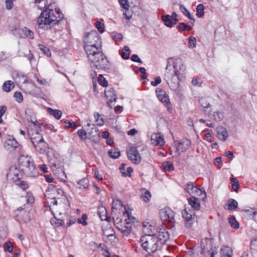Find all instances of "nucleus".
I'll return each mask as SVG.
<instances>
[{
  "mask_svg": "<svg viewBox=\"0 0 257 257\" xmlns=\"http://www.w3.org/2000/svg\"><path fill=\"white\" fill-rule=\"evenodd\" d=\"M51 4L41 12L37 19L38 28L44 30L50 29L56 25H58L63 19L64 16L59 9H53Z\"/></svg>",
  "mask_w": 257,
  "mask_h": 257,
  "instance_id": "obj_1",
  "label": "nucleus"
},
{
  "mask_svg": "<svg viewBox=\"0 0 257 257\" xmlns=\"http://www.w3.org/2000/svg\"><path fill=\"white\" fill-rule=\"evenodd\" d=\"M87 57L97 69H105L108 66V60L102 52L101 48H94L88 46Z\"/></svg>",
  "mask_w": 257,
  "mask_h": 257,
  "instance_id": "obj_2",
  "label": "nucleus"
},
{
  "mask_svg": "<svg viewBox=\"0 0 257 257\" xmlns=\"http://www.w3.org/2000/svg\"><path fill=\"white\" fill-rule=\"evenodd\" d=\"M20 170L27 177H35L37 175L38 170L32 159L28 156H21L18 160Z\"/></svg>",
  "mask_w": 257,
  "mask_h": 257,
  "instance_id": "obj_3",
  "label": "nucleus"
},
{
  "mask_svg": "<svg viewBox=\"0 0 257 257\" xmlns=\"http://www.w3.org/2000/svg\"><path fill=\"white\" fill-rule=\"evenodd\" d=\"M143 248L148 252H154L160 247L156 234H147L143 236L140 239Z\"/></svg>",
  "mask_w": 257,
  "mask_h": 257,
  "instance_id": "obj_4",
  "label": "nucleus"
},
{
  "mask_svg": "<svg viewBox=\"0 0 257 257\" xmlns=\"http://www.w3.org/2000/svg\"><path fill=\"white\" fill-rule=\"evenodd\" d=\"M51 204L58 206V210H60L59 215H64L66 213V210H68L70 207L69 201L66 196L57 195L51 197Z\"/></svg>",
  "mask_w": 257,
  "mask_h": 257,
  "instance_id": "obj_5",
  "label": "nucleus"
},
{
  "mask_svg": "<svg viewBox=\"0 0 257 257\" xmlns=\"http://www.w3.org/2000/svg\"><path fill=\"white\" fill-rule=\"evenodd\" d=\"M84 43L85 44L84 46V50L86 53H87V48L88 46L94 48H101V42L100 36L95 31H91L89 32L84 38Z\"/></svg>",
  "mask_w": 257,
  "mask_h": 257,
  "instance_id": "obj_6",
  "label": "nucleus"
},
{
  "mask_svg": "<svg viewBox=\"0 0 257 257\" xmlns=\"http://www.w3.org/2000/svg\"><path fill=\"white\" fill-rule=\"evenodd\" d=\"M173 64V67L175 69L173 71L174 74L167 72L165 75V79L170 88L175 90L178 88L179 78L178 71L175 70L177 64L174 62Z\"/></svg>",
  "mask_w": 257,
  "mask_h": 257,
  "instance_id": "obj_7",
  "label": "nucleus"
},
{
  "mask_svg": "<svg viewBox=\"0 0 257 257\" xmlns=\"http://www.w3.org/2000/svg\"><path fill=\"white\" fill-rule=\"evenodd\" d=\"M5 149L10 153L19 155L21 153L22 146L13 137H10L5 143Z\"/></svg>",
  "mask_w": 257,
  "mask_h": 257,
  "instance_id": "obj_8",
  "label": "nucleus"
},
{
  "mask_svg": "<svg viewBox=\"0 0 257 257\" xmlns=\"http://www.w3.org/2000/svg\"><path fill=\"white\" fill-rule=\"evenodd\" d=\"M186 191L192 196H201L202 199L206 197V193L203 189L198 188L195 186L193 182H189L185 186Z\"/></svg>",
  "mask_w": 257,
  "mask_h": 257,
  "instance_id": "obj_9",
  "label": "nucleus"
},
{
  "mask_svg": "<svg viewBox=\"0 0 257 257\" xmlns=\"http://www.w3.org/2000/svg\"><path fill=\"white\" fill-rule=\"evenodd\" d=\"M160 217L162 220L167 221L169 223H174V212L169 208L162 209L160 211Z\"/></svg>",
  "mask_w": 257,
  "mask_h": 257,
  "instance_id": "obj_10",
  "label": "nucleus"
},
{
  "mask_svg": "<svg viewBox=\"0 0 257 257\" xmlns=\"http://www.w3.org/2000/svg\"><path fill=\"white\" fill-rule=\"evenodd\" d=\"M28 136L31 141L33 146L35 144H37L44 140L41 134H40L37 130L32 128H28Z\"/></svg>",
  "mask_w": 257,
  "mask_h": 257,
  "instance_id": "obj_11",
  "label": "nucleus"
},
{
  "mask_svg": "<svg viewBox=\"0 0 257 257\" xmlns=\"http://www.w3.org/2000/svg\"><path fill=\"white\" fill-rule=\"evenodd\" d=\"M128 159L133 163L138 164L141 162V157L136 147H132L127 152Z\"/></svg>",
  "mask_w": 257,
  "mask_h": 257,
  "instance_id": "obj_12",
  "label": "nucleus"
},
{
  "mask_svg": "<svg viewBox=\"0 0 257 257\" xmlns=\"http://www.w3.org/2000/svg\"><path fill=\"white\" fill-rule=\"evenodd\" d=\"M105 97L107 99V105L110 108L114 106V102L116 100V95L114 93V90L111 87L107 89L104 91Z\"/></svg>",
  "mask_w": 257,
  "mask_h": 257,
  "instance_id": "obj_13",
  "label": "nucleus"
},
{
  "mask_svg": "<svg viewBox=\"0 0 257 257\" xmlns=\"http://www.w3.org/2000/svg\"><path fill=\"white\" fill-rule=\"evenodd\" d=\"M156 95L159 100L167 107H170L171 103L169 98L166 92L161 88H157L156 90Z\"/></svg>",
  "mask_w": 257,
  "mask_h": 257,
  "instance_id": "obj_14",
  "label": "nucleus"
},
{
  "mask_svg": "<svg viewBox=\"0 0 257 257\" xmlns=\"http://www.w3.org/2000/svg\"><path fill=\"white\" fill-rule=\"evenodd\" d=\"M7 178L14 182L19 181L21 178L19 170L15 166L11 167L9 172L7 174Z\"/></svg>",
  "mask_w": 257,
  "mask_h": 257,
  "instance_id": "obj_15",
  "label": "nucleus"
},
{
  "mask_svg": "<svg viewBox=\"0 0 257 257\" xmlns=\"http://www.w3.org/2000/svg\"><path fill=\"white\" fill-rule=\"evenodd\" d=\"M211 248H211V245L210 244V242L208 239L205 238L201 240V251H200L201 254L204 255L205 256H206L207 255H209V252L210 251V250L211 249Z\"/></svg>",
  "mask_w": 257,
  "mask_h": 257,
  "instance_id": "obj_16",
  "label": "nucleus"
},
{
  "mask_svg": "<svg viewBox=\"0 0 257 257\" xmlns=\"http://www.w3.org/2000/svg\"><path fill=\"white\" fill-rule=\"evenodd\" d=\"M158 242L159 243L160 246L164 244L169 238V234L165 229H161L158 232V235H156Z\"/></svg>",
  "mask_w": 257,
  "mask_h": 257,
  "instance_id": "obj_17",
  "label": "nucleus"
},
{
  "mask_svg": "<svg viewBox=\"0 0 257 257\" xmlns=\"http://www.w3.org/2000/svg\"><path fill=\"white\" fill-rule=\"evenodd\" d=\"M204 112L207 114L210 118L216 121L222 120L224 117L223 112L221 111L214 112L213 114L212 113L211 109L208 111L206 109H204Z\"/></svg>",
  "mask_w": 257,
  "mask_h": 257,
  "instance_id": "obj_18",
  "label": "nucleus"
},
{
  "mask_svg": "<svg viewBox=\"0 0 257 257\" xmlns=\"http://www.w3.org/2000/svg\"><path fill=\"white\" fill-rule=\"evenodd\" d=\"M57 212L58 213V215H57V216H55V215H54V218H52L51 219L50 222L51 224L55 227H59L60 226L64 225L65 222L63 220V218L65 216V214L64 215H62L60 216V210H57Z\"/></svg>",
  "mask_w": 257,
  "mask_h": 257,
  "instance_id": "obj_19",
  "label": "nucleus"
},
{
  "mask_svg": "<svg viewBox=\"0 0 257 257\" xmlns=\"http://www.w3.org/2000/svg\"><path fill=\"white\" fill-rule=\"evenodd\" d=\"M151 143L155 146H163L165 144L163 136L160 134H154L151 136Z\"/></svg>",
  "mask_w": 257,
  "mask_h": 257,
  "instance_id": "obj_20",
  "label": "nucleus"
},
{
  "mask_svg": "<svg viewBox=\"0 0 257 257\" xmlns=\"http://www.w3.org/2000/svg\"><path fill=\"white\" fill-rule=\"evenodd\" d=\"M189 212L184 209L182 211V216L185 219V225L186 227H190L192 224V219L193 216H194L190 210H189Z\"/></svg>",
  "mask_w": 257,
  "mask_h": 257,
  "instance_id": "obj_21",
  "label": "nucleus"
},
{
  "mask_svg": "<svg viewBox=\"0 0 257 257\" xmlns=\"http://www.w3.org/2000/svg\"><path fill=\"white\" fill-rule=\"evenodd\" d=\"M162 20L165 25L169 28L176 24L177 22L178 21L177 18H172V17H171L169 15H163L162 16Z\"/></svg>",
  "mask_w": 257,
  "mask_h": 257,
  "instance_id": "obj_22",
  "label": "nucleus"
},
{
  "mask_svg": "<svg viewBox=\"0 0 257 257\" xmlns=\"http://www.w3.org/2000/svg\"><path fill=\"white\" fill-rule=\"evenodd\" d=\"M191 141L187 139H183L178 143L177 150L184 152L189 148Z\"/></svg>",
  "mask_w": 257,
  "mask_h": 257,
  "instance_id": "obj_23",
  "label": "nucleus"
},
{
  "mask_svg": "<svg viewBox=\"0 0 257 257\" xmlns=\"http://www.w3.org/2000/svg\"><path fill=\"white\" fill-rule=\"evenodd\" d=\"M217 137L221 141H224L228 137L226 129L222 126H220L217 128Z\"/></svg>",
  "mask_w": 257,
  "mask_h": 257,
  "instance_id": "obj_24",
  "label": "nucleus"
},
{
  "mask_svg": "<svg viewBox=\"0 0 257 257\" xmlns=\"http://www.w3.org/2000/svg\"><path fill=\"white\" fill-rule=\"evenodd\" d=\"M27 120L34 124L35 127L37 125V121L34 115L33 111L30 108H27L25 110Z\"/></svg>",
  "mask_w": 257,
  "mask_h": 257,
  "instance_id": "obj_25",
  "label": "nucleus"
},
{
  "mask_svg": "<svg viewBox=\"0 0 257 257\" xmlns=\"http://www.w3.org/2000/svg\"><path fill=\"white\" fill-rule=\"evenodd\" d=\"M34 146L40 154H44L47 148L48 144L43 140L40 143L35 144Z\"/></svg>",
  "mask_w": 257,
  "mask_h": 257,
  "instance_id": "obj_26",
  "label": "nucleus"
},
{
  "mask_svg": "<svg viewBox=\"0 0 257 257\" xmlns=\"http://www.w3.org/2000/svg\"><path fill=\"white\" fill-rule=\"evenodd\" d=\"M107 211L106 208L103 206H101L98 208L97 214L99 215L100 219L102 221H109L110 217L107 215Z\"/></svg>",
  "mask_w": 257,
  "mask_h": 257,
  "instance_id": "obj_27",
  "label": "nucleus"
},
{
  "mask_svg": "<svg viewBox=\"0 0 257 257\" xmlns=\"http://www.w3.org/2000/svg\"><path fill=\"white\" fill-rule=\"evenodd\" d=\"M189 204L195 210H198L200 207L199 201L195 196H192L188 199Z\"/></svg>",
  "mask_w": 257,
  "mask_h": 257,
  "instance_id": "obj_28",
  "label": "nucleus"
},
{
  "mask_svg": "<svg viewBox=\"0 0 257 257\" xmlns=\"http://www.w3.org/2000/svg\"><path fill=\"white\" fill-rule=\"evenodd\" d=\"M221 257H231L233 253L232 250L228 246H225L221 248Z\"/></svg>",
  "mask_w": 257,
  "mask_h": 257,
  "instance_id": "obj_29",
  "label": "nucleus"
},
{
  "mask_svg": "<svg viewBox=\"0 0 257 257\" xmlns=\"http://www.w3.org/2000/svg\"><path fill=\"white\" fill-rule=\"evenodd\" d=\"M47 111L50 114L54 116L57 119H60L62 114V112L61 110L54 109L50 107L47 108Z\"/></svg>",
  "mask_w": 257,
  "mask_h": 257,
  "instance_id": "obj_30",
  "label": "nucleus"
},
{
  "mask_svg": "<svg viewBox=\"0 0 257 257\" xmlns=\"http://www.w3.org/2000/svg\"><path fill=\"white\" fill-rule=\"evenodd\" d=\"M141 191L142 197L143 198V200L146 203L149 202L152 197L150 192L145 188H142L141 189Z\"/></svg>",
  "mask_w": 257,
  "mask_h": 257,
  "instance_id": "obj_31",
  "label": "nucleus"
},
{
  "mask_svg": "<svg viewBox=\"0 0 257 257\" xmlns=\"http://www.w3.org/2000/svg\"><path fill=\"white\" fill-rule=\"evenodd\" d=\"M179 9L181 12H182L185 16H187L190 20V22L192 24L195 23V20L194 18L192 17L189 12L186 9V8L183 5H180Z\"/></svg>",
  "mask_w": 257,
  "mask_h": 257,
  "instance_id": "obj_32",
  "label": "nucleus"
},
{
  "mask_svg": "<svg viewBox=\"0 0 257 257\" xmlns=\"http://www.w3.org/2000/svg\"><path fill=\"white\" fill-rule=\"evenodd\" d=\"M126 224L127 225L122 226L121 228L119 229L121 231V233L125 235H127L130 234L132 231V226L130 222H126Z\"/></svg>",
  "mask_w": 257,
  "mask_h": 257,
  "instance_id": "obj_33",
  "label": "nucleus"
},
{
  "mask_svg": "<svg viewBox=\"0 0 257 257\" xmlns=\"http://www.w3.org/2000/svg\"><path fill=\"white\" fill-rule=\"evenodd\" d=\"M35 3L38 9L40 10H42L48 5L47 0H35Z\"/></svg>",
  "mask_w": 257,
  "mask_h": 257,
  "instance_id": "obj_34",
  "label": "nucleus"
},
{
  "mask_svg": "<svg viewBox=\"0 0 257 257\" xmlns=\"http://www.w3.org/2000/svg\"><path fill=\"white\" fill-rule=\"evenodd\" d=\"M199 103L200 105L204 108V109H206L208 111L209 110H211L212 105L207 102V100L204 98H201L199 99Z\"/></svg>",
  "mask_w": 257,
  "mask_h": 257,
  "instance_id": "obj_35",
  "label": "nucleus"
},
{
  "mask_svg": "<svg viewBox=\"0 0 257 257\" xmlns=\"http://www.w3.org/2000/svg\"><path fill=\"white\" fill-rule=\"evenodd\" d=\"M14 87V83L12 81H6L3 85V90L6 92H10L11 88Z\"/></svg>",
  "mask_w": 257,
  "mask_h": 257,
  "instance_id": "obj_36",
  "label": "nucleus"
},
{
  "mask_svg": "<svg viewBox=\"0 0 257 257\" xmlns=\"http://www.w3.org/2000/svg\"><path fill=\"white\" fill-rule=\"evenodd\" d=\"M229 223L230 226L234 229H238L239 227V222L233 216H230L229 219Z\"/></svg>",
  "mask_w": 257,
  "mask_h": 257,
  "instance_id": "obj_37",
  "label": "nucleus"
},
{
  "mask_svg": "<svg viewBox=\"0 0 257 257\" xmlns=\"http://www.w3.org/2000/svg\"><path fill=\"white\" fill-rule=\"evenodd\" d=\"M130 56V50L128 46H124L121 53V56L124 59H128Z\"/></svg>",
  "mask_w": 257,
  "mask_h": 257,
  "instance_id": "obj_38",
  "label": "nucleus"
},
{
  "mask_svg": "<svg viewBox=\"0 0 257 257\" xmlns=\"http://www.w3.org/2000/svg\"><path fill=\"white\" fill-rule=\"evenodd\" d=\"M80 189H86L89 185V181L87 178H83L78 182Z\"/></svg>",
  "mask_w": 257,
  "mask_h": 257,
  "instance_id": "obj_39",
  "label": "nucleus"
},
{
  "mask_svg": "<svg viewBox=\"0 0 257 257\" xmlns=\"http://www.w3.org/2000/svg\"><path fill=\"white\" fill-rule=\"evenodd\" d=\"M230 183L231 184L232 189L236 192L239 188L238 181L235 178H231L230 179Z\"/></svg>",
  "mask_w": 257,
  "mask_h": 257,
  "instance_id": "obj_40",
  "label": "nucleus"
},
{
  "mask_svg": "<svg viewBox=\"0 0 257 257\" xmlns=\"http://www.w3.org/2000/svg\"><path fill=\"white\" fill-rule=\"evenodd\" d=\"M108 154L109 156L113 159H117L120 156V152L117 149L114 148L109 151Z\"/></svg>",
  "mask_w": 257,
  "mask_h": 257,
  "instance_id": "obj_41",
  "label": "nucleus"
},
{
  "mask_svg": "<svg viewBox=\"0 0 257 257\" xmlns=\"http://www.w3.org/2000/svg\"><path fill=\"white\" fill-rule=\"evenodd\" d=\"M228 209L229 210H234L237 207V202L235 201L234 199H230L228 201Z\"/></svg>",
  "mask_w": 257,
  "mask_h": 257,
  "instance_id": "obj_42",
  "label": "nucleus"
},
{
  "mask_svg": "<svg viewBox=\"0 0 257 257\" xmlns=\"http://www.w3.org/2000/svg\"><path fill=\"white\" fill-rule=\"evenodd\" d=\"M204 7L203 4H199L197 6L196 8V15L198 16V17L201 18L204 16Z\"/></svg>",
  "mask_w": 257,
  "mask_h": 257,
  "instance_id": "obj_43",
  "label": "nucleus"
},
{
  "mask_svg": "<svg viewBox=\"0 0 257 257\" xmlns=\"http://www.w3.org/2000/svg\"><path fill=\"white\" fill-rule=\"evenodd\" d=\"M77 134L81 140H85L87 139V133L84 130H78L77 131Z\"/></svg>",
  "mask_w": 257,
  "mask_h": 257,
  "instance_id": "obj_44",
  "label": "nucleus"
},
{
  "mask_svg": "<svg viewBox=\"0 0 257 257\" xmlns=\"http://www.w3.org/2000/svg\"><path fill=\"white\" fill-rule=\"evenodd\" d=\"M112 39L114 41H121L123 39V36L120 33H112L111 35Z\"/></svg>",
  "mask_w": 257,
  "mask_h": 257,
  "instance_id": "obj_45",
  "label": "nucleus"
},
{
  "mask_svg": "<svg viewBox=\"0 0 257 257\" xmlns=\"http://www.w3.org/2000/svg\"><path fill=\"white\" fill-rule=\"evenodd\" d=\"M163 167V169L166 171H172L174 169V166L172 163H170L169 162L165 163L162 165Z\"/></svg>",
  "mask_w": 257,
  "mask_h": 257,
  "instance_id": "obj_46",
  "label": "nucleus"
},
{
  "mask_svg": "<svg viewBox=\"0 0 257 257\" xmlns=\"http://www.w3.org/2000/svg\"><path fill=\"white\" fill-rule=\"evenodd\" d=\"M23 31L25 33V35L26 37L32 39L34 38V34L32 31L28 29L26 27H25L23 29Z\"/></svg>",
  "mask_w": 257,
  "mask_h": 257,
  "instance_id": "obj_47",
  "label": "nucleus"
},
{
  "mask_svg": "<svg viewBox=\"0 0 257 257\" xmlns=\"http://www.w3.org/2000/svg\"><path fill=\"white\" fill-rule=\"evenodd\" d=\"M25 198L27 204H32L34 202V197L31 193H27Z\"/></svg>",
  "mask_w": 257,
  "mask_h": 257,
  "instance_id": "obj_48",
  "label": "nucleus"
},
{
  "mask_svg": "<svg viewBox=\"0 0 257 257\" xmlns=\"http://www.w3.org/2000/svg\"><path fill=\"white\" fill-rule=\"evenodd\" d=\"M39 48L47 56H51V52L49 48L42 45H39Z\"/></svg>",
  "mask_w": 257,
  "mask_h": 257,
  "instance_id": "obj_49",
  "label": "nucleus"
},
{
  "mask_svg": "<svg viewBox=\"0 0 257 257\" xmlns=\"http://www.w3.org/2000/svg\"><path fill=\"white\" fill-rule=\"evenodd\" d=\"M14 97L15 98L16 100L19 102L21 103L23 101V97L22 93L21 92L17 91L14 93Z\"/></svg>",
  "mask_w": 257,
  "mask_h": 257,
  "instance_id": "obj_50",
  "label": "nucleus"
},
{
  "mask_svg": "<svg viewBox=\"0 0 257 257\" xmlns=\"http://www.w3.org/2000/svg\"><path fill=\"white\" fill-rule=\"evenodd\" d=\"M96 27L97 29L99 32L101 34L103 33L104 31V24L101 23L100 22L97 21L95 22Z\"/></svg>",
  "mask_w": 257,
  "mask_h": 257,
  "instance_id": "obj_51",
  "label": "nucleus"
},
{
  "mask_svg": "<svg viewBox=\"0 0 257 257\" xmlns=\"http://www.w3.org/2000/svg\"><path fill=\"white\" fill-rule=\"evenodd\" d=\"M118 2L122 8L126 10L129 9L130 6L127 0H118Z\"/></svg>",
  "mask_w": 257,
  "mask_h": 257,
  "instance_id": "obj_52",
  "label": "nucleus"
},
{
  "mask_svg": "<svg viewBox=\"0 0 257 257\" xmlns=\"http://www.w3.org/2000/svg\"><path fill=\"white\" fill-rule=\"evenodd\" d=\"M98 82L100 85L105 87L107 85V82L102 75H99L98 77Z\"/></svg>",
  "mask_w": 257,
  "mask_h": 257,
  "instance_id": "obj_53",
  "label": "nucleus"
},
{
  "mask_svg": "<svg viewBox=\"0 0 257 257\" xmlns=\"http://www.w3.org/2000/svg\"><path fill=\"white\" fill-rule=\"evenodd\" d=\"M87 219V215L86 214H83L82 215L81 218L78 219V223L79 224H81L83 225H86L87 224V222L86 221Z\"/></svg>",
  "mask_w": 257,
  "mask_h": 257,
  "instance_id": "obj_54",
  "label": "nucleus"
},
{
  "mask_svg": "<svg viewBox=\"0 0 257 257\" xmlns=\"http://www.w3.org/2000/svg\"><path fill=\"white\" fill-rule=\"evenodd\" d=\"M64 123H69L68 125H66L67 128H72L73 129H75L77 127L78 125L76 122L74 121L71 122L69 120L66 119L64 121Z\"/></svg>",
  "mask_w": 257,
  "mask_h": 257,
  "instance_id": "obj_55",
  "label": "nucleus"
},
{
  "mask_svg": "<svg viewBox=\"0 0 257 257\" xmlns=\"http://www.w3.org/2000/svg\"><path fill=\"white\" fill-rule=\"evenodd\" d=\"M94 115L96 118V120L98 122V124L102 125L104 124V120L102 118H99V117H101V115L97 112H95Z\"/></svg>",
  "mask_w": 257,
  "mask_h": 257,
  "instance_id": "obj_56",
  "label": "nucleus"
},
{
  "mask_svg": "<svg viewBox=\"0 0 257 257\" xmlns=\"http://www.w3.org/2000/svg\"><path fill=\"white\" fill-rule=\"evenodd\" d=\"M133 169L132 167H128L127 168V173L125 172H121V176L124 177L126 176L131 177L132 175V173L133 172Z\"/></svg>",
  "mask_w": 257,
  "mask_h": 257,
  "instance_id": "obj_57",
  "label": "nucleus"
},
{
  "mask_svg": "<svg viewBox=\"0 0 257 257\" xmlns=\"http://www.w3.org/2000/svg\"><path fill=\"white\" fill-rule=\"evenodd\" d=\"M52 191L54 194H55V193H57L58 195L65 196L64 191L61 188H57L56 187H54V188L52 189Z\"/></svg>",
  "mask_w": 257,
  "mask_h": 257,
  "instance_id": "obj_58",
  "label": "nucleus"
},
{
  "mask_svg": "<svg viewBox=\"0 0 257 257\" xmlns=\"http://www.w3.org/2000/svg\"><path fill=\"white\" fill-rule=\"evenodd\" d=\"M189 254L191 255H193V256L197 257L199 256L198 252V248H196L195 247H193L189 250Z\"/></svg>",
  "mask_w": 257,
  "mask_h": 257,
  "instance_id": "obj_59",
  "label": "nucleus"
},
{
  "mask_svg": "<svg viewBox=\"0 0 257 257\" xmlns=\"http://www.w3.org/2000/svg\"><path fill=\"white\" fill-rule=\"evenodd\" d=\"M114 233V230L112 228L110 227L108 230L103 231V234L107 237L113 236Z\"/></svg>",
  "mask_w": 257,
  "mask_h": 257,
  "instance_id": "obj_60",
  "label": "nucleus"
},
{
  "mask_svg": "<svg viewBox=\"0 0 257 257\" xmlns=\"http://www.w3.org/2000/svg\"><path fill=\"white\" fill-rule=\"evenodd\" d=\"M5 247L9 252H12L13 249V246L10 241H7L5 244Z\"/></svg>",
  "mask_w": 257,
  "mask_h": 257,
  "instance_id": "obj_61",
  "label": "nucleus"
},
{
  "mask_svg": "<svg viewBox=\"0 0 257 257\" xmlns=\"http://www.w3.org/2000/svg\"><path fill=\"white\" fill-rule=\"evenodd\" d=\"M187 28V25L184 23H180L179 25L177 26V29L180 31L182 32L185 30Z\"/></svg>",
  "mask_w": 257,
  "mask_h": 257,
  "instance_id": "obj_62",
  "label": "nucleus"
},
{
  "mask_svg": "<svg viewBox=\"0 0 257 257\" xmlns=\"http://www.w3.org/2000/svg\"><path fill=\"white\" fill-rule=\"evenodd\" d=\"M131 60L134 62H139L140 63H142L143 62L141 59L139 58V57L137 54H133L131 56Z\"/></svg>",
  "mask_w": 257,
  "mask_h": 257,
  "instance_id": "obj_63",
  "label": "nucleus"
},
{
  "mask_svg": "<svg viewBox=\"0 0 257 257\" xmlns=\"http://www.w3.org/2000/svg\"><path fill=\"white\" fill-rule=\"evenodd\" d=\"M250 249L256 250L257 249V238L252 240L250 243Z\"/></svg>",
  "mask_w": 257,
  "mask_h": 257,
  "instance_id": "obj_64",
  "label": "nucleus"
}]
</instances>
